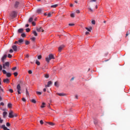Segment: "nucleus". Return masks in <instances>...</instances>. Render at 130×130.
<instances>
[{
  "label": "nucleus",
  "mask_w": 130,
  "mask_h": 130,
  "mask_svg": "<svg viewBox=\"0 0 130 130\" xmlns=\"http://www.w3.org/2000/svg\"><path fill=\"white\" fill-rule=\"evenodd\" d=\"M17 15L18 13L16 11H13L11 12L10 15L8 16L9 20H10V21L13 20V19L17 17Z\"/></svg>",
  "instance_id": "1"
},
{
  "label": "nucleus",
  "mask_w": 130,
  "mask_h": 130,
  "mask_svg": "<svg viewBox=\"0 0 130 130\" xmlns=\"http://www.w3.org/2000/svg\"><path fill=\"white\" fill-rule=\"evenodd\" d=\"M55 58H54V55H53V54H50L48 55V56L46 58V61H47L48 63H49V62L51 59H54Z\"/></svg>",
  "instance_id": "2"
},
{
  "label": "nucleus",
  "mask_w": 130,
  "mask_h": 130,
  "mask_svg": "<svg viewBox=\"0 0 130 130\" xmlns=\"http://www.w3.org/2000/svg\"><path fill=\"white\" fill-rule=\"evenodd\" d=\"M18 115L15 113L13 111H10L9 113V118H14V117H17Z\"/></svg>",
  "instance_id": "3"
},
{
  "label": "nucleus",
  "mask_w": 130,
  "mask_h": 130,
  "mask_svg": "<svg viewBox=\"0 0 130 130\" xmlns=\"http://www.w3.org/2000/svg\"><path fill=\"white\" fill-rule=\"evenodd\" d=\"M3 68L4 70H8L10 68V62H4L3 64Z\"/></svg>",
  "instance_id": "4"
},
{
  "label": "nucleus",
  "mask_w": 130,
  "mask_h": 130,
  "mask_svg": "<svg viewBox=\"0 0 130 130\" xmlns=\"http://www.w3.org/2000/svg\"><path fill=\"white\" fill-rule=\"evenodd\" d=\"M2 72L4 75H6L7 78H10L12 76V74L10 73H7V71L5 70H2Z\"/></svg>",
  "instance_id": "5"
},
{
  "label": "nucleus",
  "mask_w": 130,
  "mask_h": 130,
  "mask_svg": "<svg viewBox=\"0 0 130 130\" xmlns=\"http://www.w3.org/2000/svg\"><path fill=\"white\" fill-rule=\"evenodd\" d=\"M17 89L18 94H21V85H20V84L17 85Z\"/></svg>",
  "instance_id": "6"
},
{
  "label": "nucleus",
  "mask_w": 130,
  "mask_h": 130,
  "mask_svg": "<svg viewBox=\"0 0 130 130\" xmlns=\"http://www.w3.org/2000/svg\"><path fill=\"white\" fill-rule=\"evenodd\" d=\"M7 57H8V55H4L2 57V58L1 59L2 62L5 63V60H6V59H7Z\"/></svg>",
  "instance_id": "7"
},
{
  "label": "nucleus",
  "mask_w": 130,
  "mask_h": 130,
  "mask_svg": "<svg viewBox=\"0 0 130 130\" xmlns=\"http://www.w3.org/2000/svg\"><path fill=\"white\" fill-rule=\"evenodd\" d=\"M37 31L38 32H44V30H43V29H42V27H37Z\"/></svg>",
  "instance_id": "8"
},
{
  "label": "nucleus",
  "mask_w": 130,
  "mask_h": 130,
  "mask_svg": "<svg viewBox=\"0 0 130 130\" xmlns=\"http://www.w3.org/2000/svg\"><path fill=\"white\" fill-rule=\"evenodd\" d=\"M64 47H65L64 45H62L60 46L58 48V51L59 52H60V51H61V50H62V48H64Z\"/></svg>",
  "instance_id": "9"
},
{
  "label": "nucleus",
  "mask_w": 130,
  "mask_h": 130,
  "mask_svg": "<svg viewBox=\"0 0 130 130\" xmlns=\"http://www.w3.org/2000/svg\"><path fill=\"white\" fill-rule=\"evenodd\" d=\"M4 83H6V84H8V83H10V79L9 78L4 79L3 80Z\"/></svg>",
  "instance_id": "10"
},
{
  "label": "nucleus",
  "mask_w": 130,
  "mask_h": 130,
  "mask_svg": "<svg viewBox=\"0 0 130 130\" xmlns=\"http://www.w3.org/2000/svg\"><path fill=\"white\" fill-rule=\"evenodd\" d=\"M12 49H13L14 51H17V50H18V47L16 45L12 46Z\"/></svg>",
  "instance_id": "11"
},
{
  "label": "nucleus",
  "mask_w": 130,
  "mask_h": 130,
  "mask_svg": "<svg viewBox=\"0 0 130 130\" xmlns=\"http://www.w3.org/2000/svg\"><path fill=\"white\" fill-rule=\"evenodd\" d=\"M23 42H24V39H19L18 40V45H20L21 44L20 43H23Z\"/></svg>",
  "instance_id": "12"
},
{
  "label": "nucleus",
  "mask_w": 130,
  "mask_h": 130,
  "mask_svg": "<svg viewBox=\"0 0 130 130\" xmlns=\"http://www.w3.org/2000/svg\"><path fill=\"white\" fill-rule=\"evenodd\" d=\"M24 32V29L20 28L18 30V33H23Z\"/></svg>",
  "instance_id": "13"
},
{
  "label": "nucleus",
  "mask_w": 130,
  "mask_h": 130,
  "mask_svg": "<svg viewBox=\"0 0 130 130\" xmlns=\"http://www.w3.org/2000/svg\"><path fill=\"white\" fill-rule=\"evenodd\" d=\"M42 12V9H38L37 10V13H38V14H41Z\"/></svg>",
  "instance_id": "14"
},
{
  "label": "nucleus",
  "mask_w": 130,
  "mask_h": 130,
  "mask_svg": "<svg viewBox=\"0 0 130 130\" xmlns=\"http://www.w3.org/2000/svg\"><path fill=\"white\" fill-rule=\"evenodd\" d=\"M52 84V82L51 81L48 82V84L47 85L45 86V87H50V85Z\"/></svg>",
  "instance_id": "15"
},
{
  "label": "nucleus",
  "mask_w": 130,
  "mask_h": 130,
  "mask_svg": "<svg viewBox=\"0 0 130 130\" xmlns=\"http://www.w3.org/2000/svg\"><path fill=\"white\" fill-rule=\"evenodd\" d=\"M47 123H48L49 125H51V126H53V125H55V124L52 122H47Z\"/></svg>",
  "instance_id": "16"
},
{
  "label": "nucleus",
  "mask_w": 130,
  "mask_h": 130,
  "mask_svg": "<svg viewBox=\"0 0 130 130\" xmlns=\"http://www.w3.org/2000/svg\"><path fill=\"white\" fill-rule=\"evenodd\" d=\"M85 29L87 30L89 32H91V30L92 29V27H90L89 28L85 27Z\"/></svg>",
  "instance_id": "17"
},
{
  "label": "nucleus",
  "mask_w": 130,
  "mask_h": 130,
  "mask_svg": "<svg viewBox=\"0 0 130 130\" xmlns=\"http://www.w3.org/2000/svg\"><path fill=\"white\" fill-rule=\"evenodd\" d=\"M57 95H58V96H64L66 94L63 93H57Z\"/></svg>",
  "instance_id": "18"
},
{
  "label": "nucleus",
  "mask_w": 130,
  "mask_h": 130,
  "mask_svg": "<svg viewBox=\"0 0 130 130\" xmlns=\"http://www.w3.org/2000/svg\"><path fill=\"white\" fill-rule=\"evenodd\" d=\"M32 33L35 35V36H36V37L38 36V34H37V32H36L35 30H34L32 31Z\"/></svg>",
  "instance_id": "19"
},
{
  "label": "nucleus",
  "mask_w": 130,
  "mask_h": 130,
  "mask_svg": "<svg viewBox=\"0 0 130 130\" xmlns=\"http://www.w3.org/2000/svg\"><path fill=\"white\" fill-rule=\"evenodd\" d=\"M3 114V117L5 118V117H6L7 114H8V112H4Z\"/></svg>",
  "instance_id": "20"
},
{
  "label": "nucleus",
  "mask_w": 130,
  "mask_h": 130,
  "mask_svg": "<svg viewBox=\"0 0 130 130\" xmlns=\"http://www.w3.org/2000/svg\"><path fill=\"white\" fill-rule=\"evenodd\" d=\"M57 7H58V4H55V5H52L51 6V7L54 8H57Z\"/></svg>",
  "instance_id": "21"
},
{
  "label": "nucleus",
  "mask_w": 130,
  "mask_h": 130,
  "mask_svg": "<svg viewBox=\"0 0 130 130\" xmlns=\"http://www.w3.org/2000/svg\"><path fill=\"white\" fill-rule=\"evenodd\" d=\"M19 2H16L15 3V7L16 8H17V7H18V6H19Z\"/></svg>",
  "instance_id": "22"
},
{
  "label": "nucleus",
  "mask_w": 130,
  "mask_h": 130,
  "mask_svg": "<svg viewBox=\"0 0 130 130\" xmlns=\"http://www.w3.org/2000/svg\"><path fill=\"white\" fill-rule=\"evenodd\" d=\"M94 123L95 125L98 124V120H94Z\"/></svg>",
  "instance_id": "23"
},
{
  "label": "nucleus",
  "mask_w": 130,
  "mask_h": 130,
  "mask_svg": "<svg viewBox=\"0 0 130 130\" xmlns=\"http://www.w3.org/2000/svg\"><path fill=\"white\" fill-rule=\"evenodd\" d=\"M36 63L38 66H40V62L39 61L37 60H36Z\"/></svg>",
  "instance_id": "24"
},
{
  "label": "nucleus",
  "mask_w": 130,
  "mask_h": 130,
  "mask_svg": "<svg viewBox=\"0 0 130 130\" xmlns=\"http://www.w3.org/2000/svg\"><path fill=\"white\" fill-rule=\"evenodd\" d=\"M44 105H45V103H43L42 105L41 106V108H44V107H45V106Z\"/></svg>",
  "instance_id": "25"
},
{
  "label": "nucleus",
  "mask_w": 130,
  "mask_h": 130,
  "mask_svg": "<svg viewBox=\"0 0 130 130\" xmlns=\"http://www.w3.org/2000/svg\"><path fill=\"white\" fill-rule=\"evenodd\" d=\"M32 21H33V18L30 17V18L29 19V20H28V22H29V23H31V22H32Z\"/></svg>",
  "instance_id": "26"
},
{
  "label": "nucleus",
  "mask_w": 130,
  "mask_h": 130,
  "mask_svg": "<svg viewBox=\"0 0 130 130\" xmlns=\"http://www.w3.org/2000/svg\"><path fill=\"white\" fill-rule=\"evenodd\" d=\"M29 44H30V42H29L28 41H26L25 45H29Z\"/></svg>",
  "instance_id": "27"
},
{
  "label": "nucleus",
  "mask_w": 130,
  "mask_h": 130,
  "mask_svg": "<svg viewBox=\"0 0 130 130\" xmlns=\"http://www.w3.org/2000/svg\"><path fill=\"white\" fill-rule=\"evenodd\" d=\"M21 37L25 38L26 37V34H25V33H23L21 34Z\"/></svg>",
  "instance_id": "28"
},
{
  "label": "nucleus",
  "mask_w": 130,
  "mask_h": 130,
  "mask_svg": "<svg viewBox=\"0 0 130 130\" xmlns=\"http://www.w3.org/2000/svg\"><path fill=\"white\" fill-rule=\"evenodd\" d=\"M54 85H55V87H59L58 83H57V82H55L54 83Z\"/></svg>",
  "instance_id": "29"
},
{
  "label": "nucleus",
  "mask_w": 130,
  "mask_h": 130,
  "mask_svg": "<svg viewBox=\"0 0 130 130\" xmlns=\"http://www.w3.org/2000/svg\"><path fill=\"white\" fill-rule=\"evenodd\" d=\"M5 93V91H4V89H3L2 87L0 88V93Z\"/></svg>",
  "instance_id": "30"
},
{
  "label": "nucleus",
  "mask_w": 130,
  "mask_h": 130,
  "mask_svg": "<svg viewBox=\"0 0 130 130\" xmlns=\"http://www.w3.org/2000/svg\"><path fill=\"white\" fill-rule=\"evenodd\" d=\"M8 107H9V108H12V104H8Z\"/></svg>",
  "instance_id": "31"
},
{
  "label": "nucleus",
  "mask_w": 130,
  "mask_h": 130,
  "mask_svg": "<svg viewBox=\"0 0 130 130\" xmlns=\"http://www.w3.org/2000/svg\"><path fill=\"white\" fill-rule=\"evenodd\" d=\"M88 9L89 10V12L93 13V11L92 10V9H91V8L89 7Z\"/></svg>",
  "instance_id": "32"
},
{
  "label": "nucleus",
  "mask_w": 130,
  "mask_h": 130,
  "mask_svg": "<svg viewBox=\"0 0 130 130\" xmlns=\"http://www.w3.org/2000/svg\"><path fill=\"white\" fill-rule=\"evenodd\" d=\"M36 93L37 95H41V94H42V93L40 91H37Z\"/></svg>",
  "instance_id": "33"
},
{
  "label": "nucleus",
  "mask_w": 130,
  "mask_h": 130,
  "mask_svg": "<svg viewBox=\"0 0 130 130\" xmlns=\"http://www.w3.org/2000/svg\"><path fill=\"white\" fill-rule=\"evenodd\" d=\"M31 102L32 103H36V101L35 99H32L31 100Z\"/></svg>",
  "instance_id": "34"
},
{
  "label": "nucleus",
  "mask_w": 130,
  "mask_h": 130,
  "mask_svg": "<svg viewBox=\"0 0 130 130\" xmlns=\"http://www.w3.org/2000/svg\"><path fill=\"white\" fill-rule=\"evenodd\" d=\"M91 24H92V25H95V24H96V22L95 21V20H92L91 21Z\"/></svg>",
  "instance_id": "35"
},
{
  "label": "nucleus",
  "mask_w": 130,
  "mask_h": 130,
  "mask_svg": "<svg viewBox=\"0 0 130 130\" xmlns=\"http://www.w3.org/2000/svg\"><path fill=\"white\" fill-rule=\"evenodd\" d=\"M13 75L15 76V77H17V76H18V72L14 73Z\"/></svg>",
  "instance_id": "36"
},
{
  "label": "nucleus",
  "mask_w": 130,
  "mask_h": 130,
  "mask_svg": "<svg viewBox=\"0 0 130 130\" xmlns=\"http://www.w3.org/2000/svg\"><path fill=\"white\" fill-rule=\"evenodd\" d=\"M129 34H130L129 31H127L125 37H127V36H128V35H129Z\"/></svg>",
  "instance_id": "37"
},
{
  "label": "nucleus",
  "mask_w": 130,
  "mask_h": 130,
  "mask_svg": "<svg viewBox=\"0 0 130 130\" xmlns=\"http://www.w3.org/2000/svg\"><path fill=\"white\" fill-rule=\"evenodd\" d=\"M71 17L72 18H75V14H74V13L71 14Z\"/></svg>",
  "instance_id": "38"
},
{
  "label": "nucleus",
  "mask_w": 130,
  "mask_h": 130,
  "mask_svg": "<svg viewBox=\"0 0 130 130\" xmlns=\"http://www.w3.org/2000/svg\"><path fill=\"white\" fill-rule=\"evenodd\" d=\"M36 40V38L35 37H32L31 38V40H32V41H34Z\"/></svg>",
  "instance_id": "39"
},
{
  "label": "nucleus",
  "mask_w": 130,
  "mask_h": 130,
  "mask_svg": "<svg viewBox=\"0 0 130 130\" xmlns=\"http://www.w3.org/2000/svg\"><path fill=\"white\" fill-rule=\"evenodd\" d=\"M26 95H29V92H28V90L26 88Z\"/></svg>",
  "instance_id": "40"
},
{
  "label": "nucleus",
  "mask_w": 130,
  "mask_h": 130,
  "mask_svg": "<svg viewBox=\"0 0 130 130\" xmlns=\"http://www.w3.org/2000/svg\"><path fill=\"white\" fill-rule=\"evenodd\" d=\"M45 78H46L47 79H48V78H49V75L48 74H46L45 76Z\"/></svg>",
  "instance_id": "41"
},
{
  "label": "nucleus",
  "mask_w": 130,
  "mask_h": 130,
  "mask_svg": "<svg viewBox=\"0 0 130 130\" xmlns=\"http://www.w3.org/2000/svg\"><path fill=\"white\" fill-rule=\"evenodd\" d=\"M69 26H75V24H74V23H69Z\"/></svg>",
  "instance_id": "42"
},
{
  "label": "nucleus",
  "mask_w": 130,
  "mask_h": 130,
  "mask_svg": "<svg viewBox=\"0 0 130 130\" xmlns=\"http://www.w3.org/2000/svg\"><path fill=\"white\" fill-rule=\"evenodd\" d=\"M12 55H11V54H9L8 57H9V58H12Z\"/></svg>",
  "instance_id": "43"
},
{
  "label": "nucleus",
  "mask_w": 130,
  "mask_h": 130,
  "mask_svg": "<svg viewBox=\"0 0 130 130\" xmlns=\"http://www.w3.org/2000/svg\"><path fill=\"white\" fill-rule=\"evenodd\" d=\"M38 59H41V58H42V56L41 55H39L38 56Z\"/></svg>",
  "instance_id": "44"
},
{
  "label": "nucleus",
  "mask_w": 130,
  "mask_h": 130,
  "mask_svg": "<svg viewBox=\"0 0 130 130\" xmlns=\"http://www.w3.org/2000/svg\"><path fill=\"white\" fill-rule=\"evenodd\" d=\"M12 71H16L17 70V67H15L12 69Z\"/></svg>",
  "instance_id": "45"
},
{
  "label": "nucleus",
  "mask_w": 130,
  "mask_h": 130,
  "mask_svg": "<svg viewBox=\"0 0 130 130\" xmlns=\"http://www.w3.org/2000/svg\"><path fill=\"white\" fill-rule=\"evenodd\" d=\"M9 92H10V93H13L14 92V90H13L12 89H10L9 90Z\"/></svg>",
  "instance_id": "46"
},
{
  "label": "nucleus",
  "mask_w": 130,
  "mask_h": 130,
  "mask_svg": "<svg viewBox=\"0 0 130 130\" xmlns=\"http://www.w3.org/2000/svg\"><path fill=\"white\" fill-rule=\"evenodd\" d=\"M6 125H7V126H10L11 124H10V123H9V122H7V123H6Z\"/></svg>",
  "instance_id": "47"
},
{
  "label": "nucleus",
  "mask_w": 130,
  "mask_h": 130,
  "mask_svg": "<svg viewBox=\"0 0 130 130\" xmlns=\"http://www.w3.org/2000/svg\"><path fill=\"white\" fill-rule=\"evenodd\" d=\"M3 66H2L1 64H0V72L1 71H2L3 70Z\"/></svg>",
  "instance_id": "48"
},
{
  "label": "nucleus",
  "mask_w": 130,
  "mask_h": 130,
  "mask_svg": "<svg viewBox=\"0 0 130 130\" xmlns=\"http://www.w3.org/2000/svg\"><path fill=\"white\" fill-rule=\"evenodd\" d=\"M10 53H13V52H14V51L13 50V49H11L9 51Z\"/></svg>",
  "instance_id": "49"
},
{
  "label": "nucleus",
  "mask_w": 130,
  "mask_h": 130,
  "mask_svg": "<svg viewBox=\"0 0 130 130\" xmlns=\"http://www.w3.org/2000/svg\"><path fill=\"white\" fill-rule=\"evenodd\" d=\"M31 23H32V26H35L36 25V23H35V22H34V21L32 22Z\"/></svg>",
  "instance_id": "50"
},
{
  "label": "nucleus",
  "mask_w": 130,
  "mask_h": 130,
  "mask_svg": "<svg viewBox=\"0 0 130 130\" xmlns=\"http://www.w3.org/2000/svg\"><path fill=\"white\" fill-rule=\"evenodd\" d=\"M26 32H30V28H28L26 29Z\"/></svg>",
  "instance_id": "51"
},
{
  "label": "nucleus",
  "mask_w": 130,
  "mask_h": 130,
  "mask_svg": "<svg viewBox=\"0 0 130 130\" xmlns=\"http://www.w3.org/2000/svg\"><path fill=\"white\" fill-rule=\"evenodd\" d=\"M93 2H97V0H90V3H93Z\"/></svg>",
  "instance_id": "52"
},
{
  "label": "nucleus",
  "mask_w": 130,
  "mask_h": 130,
  "mask_svg": "<svg viewBox=\"0 0 130 130\" xmlns=\"http://www.w3.org/2000/svg\"><path fill=\"white\" fill-rule=\"evenodd\" d=\"M40 122L41 124H43V121L42 120H41L40 121Z\"/></svg>",
  "instance_id": "53"
},
{
  "label": "nucleus",
  "mask_w": 130,
  "mask_h": 130,
  "mask_svg": "<svg viewBox=\"0 0 130 130\" xmlns=\"http://www.w3.org/2000/svg\"><path fill=\"white\" fill-rule=\"evenodd\" d=\"M76 13L77 14H80V10H76Z\"/></svg>",
  "instance_id": "54"
},
{
  "label": "nucleus",
  "mask_w": 130,
  "mask_h": 130,
  "mask_svg": "<svg viewBox=\"0 0 130 130\" xmlns=\"http://www.w3.org/2000/svg\"><path fill=\"white\" fill-rule=\"evenodd\" d=\"M14 44H19V41H15Z\"/></svg>",
  "instance_id": "55"
},
{
  "label": "nucleus",
  "mask_w": 130,
  "mask_h": 130,
  "mask_svg": "<svg viewBox=\"0 0 130 130\" xmlns=\"http://www.w3.org/2000/svg\"><path fill=\"white\" fill-rule=\"evenodd\" d=\"M22 101H23V102H26V100L24 98H22Z\"/></svg>",
  "instance_id": "56"
},
{
  "label": "nucleus",
  "mask_w": 130,
  "mask_h": 130,
  "mask_svg": "<svg viewBox=\"0 0 130 130\" xmlns=\"http://www.w3.org/2000/svg\"><path fill=\"white\" fill-rule=\"evenodd\" d=\"M28 74H32V71L29 70L28 71Z\"/></svg>",
  "instance_id": "57"
},
{
  "label": "nucleus",
  "mask_w": 130,
  "mask_h": 130,
  "mask_svg": "<svg viewBox=\"0 0 130 130\" xmlns=\"http://www.w3.org/2000/svg\"><path fill=\"white\" fill-rule=\"evenodd\" d=\"M0 105L4 106V105H5V104H4V103L2 102V103H1Z\"/></svg>",
  "instance_id": "58"
},
{
  "label": "nucleus",
  "mask_w": 130,
  "mask_h": 130,
  "mask_svg": "<svg viewBox=\"0 0 130 130\" xmlns=\"http://www.w3.org/2000/svg\"><path fill=\"white\" fill-rule=\"evenodd\" d=\"M51 16V13H49L48 14V17H50Z\"/></svg>",
  "instance_id": "59"
},
{
  "label": "nucleus",
  "mask_w": 130,
  "mask_h": 130,
  "mask_svg": "<svg viewBox=\"0 0 130 130\" xmlns=\"http://www.w3.org/2000/svg\"><path fill=\"white\" fill-rule=\"evenodd\" d=\"M27 58H29V54H27L25 56Z\"/></svg>",
  "instance_id": "60"
},
{
  "label": "nucleus",
  "mask_w": 130,
  "mask_h": 130,
  "mask_svg": "<svg viewBox=\"0 0 130 130\" xmlns=\"http://www.w3.org/2000/svg\"><path fill=\"white\" fill-rule=\"evenodd\" d=\"M89 34V32L86 31V32H85V35H88V34Z\"/></svg>",
  "instance_id": "61"
},
{
  "label": "nucleus",
  "mask_w": 130,
  "mask_h": 130,
  "mask_svg": "<svg viewBox=\"0 0 130 130\" xmlns=\"http://www.w3.org/2000/svg\"><path fill=\"white\" fill-rule=\"evenodd\" d=\"M26 28H27V27H29V24H26L25 25Z\"/></svg>",
  "instance_id": "62"
},
{
  "label": "nucleus",
  "mask_w": 130,
  "mask_h": 130,
  "mask_svg": "<svg viewBox=\"0 0 130 130\" xmlns=\"http://www.w3.org/2000/svg\"><path fill=\"white\" fill-rule=\"evenodd\" d=\"M43 91L44 92H46V88H44Z\"/></svg>",
  "instance_id": "63"
},
{
  "label": "nucleus",
  "mask_w": 130,
  "mask_h": 130,
  "mask_svg": "<svg viewBox=\"0 0 130 130\" xmlns=\"http://www.w3.org/2000/svg\"><path fill=\"white\" fill-rule=\"evenodd\" d=\"M75 98H76V99H78V95H75Z\"/></svg>",
  "instance_id": "64"
}]
</instances>
